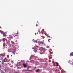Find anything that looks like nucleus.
Listing matches in <instances>:
<instances>
[{"instance_id":"13","label":"nucleus","mask_w":73,"mask_h":73,"mask_svg":"<svg viewBox=\"0 0 73 73\" xmlns=\"http://www.w3.org/2000/svg\"><path fill=\"white\" fill-rule=\"evenodd\" d=\"M2 62H5V59L3 60Z\"/></svg>"},{"instance_id":"25","label":"nucleus","mask_w":73,"mask_h":73,"mask_svg":"<svg viewBox=\"0 0 73 73\" xmlns=\"http://www.w3.org/2000/svg\"><path fill=\"white\" fill-rule=\"evenodd\" d=\"M47 48H49V46H48Z\"/></svg>"},{"instance_id":"1","label":"nucleus","mask_w":73,"mask_h":73,"mask_svg":"<svg viewBox=\"0 0 73 73\" xmlns=\"http://www.w3.org/2000/svg\"><path fill=\"white\" fill-rule=\"evenodd\" d=\"M0 32L3 34V37H6L7 36V33H5L4 32L2 31L1 30H0Z\"/></svg>"},{"instance_id":"19","label":"nucleus","mask_w":73,"mask_h":73,"mask_svg":"<svg viewBox=\"0 0 73 73\" xmlns=\"http://www.w3.org/2000/svg\"><path fill=\"white\" fill-rule=\"evenodd\" d=\"M56 65H58V64H58V63H57V62H56Z\"/></svg>"},{"instance_id":"17","label":"nucleus","mask_w":73,"mask_h":73,"mask_svg":"<svg viewBox=\"0 0 73 73\" xmlns=\"http://www.w3.org/2000/svg\"><path fill=\"white\" fill-rule=\"evenodd\" d=\"M40 29H38V32H40Z\"/></svg>"},{"instance_id":"23","label":"nucleus","mask_w":73,"mask_h":73,"mask_svg":"<svg viewBox=\"0 0 73 73\" xmlns=\"http://www.w3.org/2000/svg\"><path fill=\"white\" fill-rule=\"evenodd\" d=\"M42 31L43 32H44V29L42 30Z\"/></svg>"},{"instance_id":"22","label":"nucleus","mask_w":73,"mask_h":73,"mask_svg":"<svg viewBox=\"0 0 73 73\" xmlns=\"http://www.w3.org/2000/svg\"><path fill=\"white\" fill-rule=\"evenodd\" d=\"M29 66L27 67V69H29Z\"/></svg>"},{"instance_id":"30","label":"nucleus","mask_w":73,"mask_h":73,"mask_svg":"<svg viewBox=\"0 0 73 73\" xmlns=\"http://www.w3.org/2000/svg\"><path fill=\"white\" fill-rule=\"evenodd\" d=\"M17 34H19V33H17Z\"/></svg>"},{"instance_id":"26","label":"nucleus","mask_w":73,"mask_h":73,"mask_svg":"<svg viewBox=\"0 0 73 73\" xmlns=\"http://www.w3.org/2000/svg\"><path fill=\"white\" fill-rule=\"evenodd\" d=\"M27 70V71H30V70Z\"/></svg>"},{"instance_id":"10","label":"nucleus","mask_w":73,"mask_h":73,"mask_svg":"<svg viewBox=\"0 0 73 73\" xmlns=\"http://www.w3.org/2000/svg\"><path fill=\"white\" fill-rule=\"evenodd\" d=\"M69 63L70 64H72V61L70 60L69 61Z\"/></svg>"},{"instance_id":"9","label":"nucleus","mask_w":73,"mask_h":73,"mask_svg":"<svg viewBox=\"0 0 73 73\" xmlns=\"http://www.w3.org/2000/svg\"><path fill=\"white\" fill-rule=\"evenodd\" d=\"M9 37L10 38H11L12 39V36L11 35H9Z\"/></svg>"},{"instance_id":"21","label":"nucleus","mask_w":73,"mask_h":73,"mask_svg":"<svg viewBox=\"0 0 73 73\" xmlns=\"http://www.w3.org/2000/svg\"><path fill=\"white\" fill-rule=\"evenodd\" d=\"M49 40H51V39H49L48 40V42H50V41Z\"/></svg>"},{"instance_id":"5","label":"nucleus","mask_w":73,"mask_h":73,"mask_svg":"<svg viewBox=\"0 0 73 73\" xmlns=\"http://www.w3.org/2000/svg\"><path fill=\"white\" fill-rule=\"evenodd\" d=\"M38 42L39 43H40V44H44V42L43 41L41 42L40 41H39Z\"/></svg>"},{"instance_id":"20","label":"nucleus","mask_w":73,"mask_h":73,"mask_svg":"<svg viewBox=\"0 0 73 73\" xmlns=\"http://www.w3.org/2000/svg\"><path fill=\"white\" fill-rule=\"evenodd\" d=\"M17 36V35H15L14 36V37H16V36Z\"/></svg>"},{"instance_id":"24","label":"nucleus","mask_w":73,"mask_h":73,"mask_svg":"<svg viewBox=\"0 0 73 73\" xmlns=\"http://www.w3.org/2000/svg\"><path fill=\"white\" fill-rule=\"evenodd\" d=\"M34 57V56L33 55H32V56H31V57Z\"/></svg>"},{"instance_id":"15","label":"nucleus","mask_w":73,"mask_h":73,"mask_svg":"<svg viewBox=\"0 0 73 73\" xmlns=\"http://www.w3.org/2000/svg\"><path fill=\"white\" fill-rule=\"evenodd\" d=\"M47 36L48 37H50V36H49V35H47Z\"/></svg>"},{"instance_id":"2","label":"nucleus","mask_w":73,"mask_h":73,"mask_svg":"<svg viewBox=\"0 0 73 73\" xmlns=\"http://www.w3.org/2000/svg\"><path fill=\"white\" fill-rule=\"evenodd\" d=\"M37 47H34V50L35 51V53H36V52H38V50H37Z\"/></svg>"},{"instance_id":"34","label":"nucleus","mask_w":73,"mask_h":73,"mask_svg":"<svg viewBox=\"0 0 73 73\" xmlns=\"http://www.w3.org/2000/svg\"><path fill=\"white\" fill-rule=\"evenodd\" d=\"M36 26H37V25H36Z\"/></svg>"},{"instance_id":"36","label":"nucleus","mask_w":73,"mask_h":73,"mask_svg":"<svg viewBox=\"0 0 73 73\" xmlns=\"http://www.w3.org/2000/svg\"><path fill=\"white\" fill-rule=\"evenodd\" d=\"M0 28H1V27H0Z\"/></svg>"},{"instance_id":"14","label":"nucleus","mask_w":73,"mask_h":73,"mask_svg":"<svg viewBox=\"0 0 73 73\" xmlns=\"http://www.w3.org/2000/svg\"><path fill=\"white\" fill-rule=\"evenodd\" d=\"M7 57L8 58H9V55H7Z\"/></svg>"},{"instance_id":"29","label":"nucleus","mask_w":73,"mask_h":73,"mask_svg":"<svg viewBox=\"0 0 73 73\" xmlns=\"http://www.w3.org/2000/svg\"><path fill=\"white\" fill-rule=\"evenodd\" d=\"M51 54H53V52H51Z\"/></svg>"},{"instance_id":"8","label":"nucleus","mask_w":73,"mask_h":73,"mask_svg":"<svg viewBox=\"0 0 73 73\" xmlns=\"http://www.w3.org/2000/svg\"><path fill=\"white\" fill-rule=\"evenodd\" d=\"M17 44V40H16V41L14 42V44Z\"/></svg>"},{"instance_id":"33","label":"nucleus","mask_w":73,"mask_h":73,"mask_svg":"<svg viewBox=\"0 0 73 73\" xmlns=\"http://www.w3.org/2000/svg\"><path fill=\"white\" fill-rule=\"evenodd\" d=\"M36 67H34V68H35V69H36Z\"/></svg>"},{"instance_id":"32","label":"nucleus","mask_w":73,"mask_h":73,"mask_svg":"<svg viewBox=\"0 0 73 73\" xmlns=\"http://www.w3.org/2000/svg\"><path fill=\"white\" fill-rule=\"evenodd\" d=\"M14 73H17V72H15Z\"/></svg>"},{"instance_id":"11","label":"nucleus","mask_w":73,"mask_h":73,"mask_svg":"<svg viewBox=\"0 0 73 73\" xmlns=\"http://www.w3.org/2000/svg\"><path fill=\"white\" fill-rule=\"evenodd\" d=\"M70 55L71 56H73V52L71 53L70 54Z\"/></svg>"},{"instance_id":"35","label":"nucleus","mask_w":73,"mask_h":73,"mask_svg":"<svg viewBox=\"0 0 73 73\" xmlns=\"http://www.w3.org/2000/svg\"><path fill=\"white\" fill-rule=\"evenodd\" d=\"M5 40H6V41H7V39H6Z\"/></svg>"},{"instance_id":"27","label":"nucleus","mask_w":73,"mask_h":73,"mask_svg":"<svg viewBox=\"0 0 73 73\" xmlns=\"http://www.w3.org/2000/svg\"><path fill=\"white\" fill-rule=\"evenodd\" d=\"M2 64H3V65H4V62H3Z\"/></svg>"},{"instance_id":"37","label":"nucleus","mask_w":73,"mask_h":73,"mask_svg":"<svg viewBox=\"0 0 73 73\" xmlns=\"http://www.w3.org/2000/svg\"><path fill=\"white\" fill-rule=\"evenodd\" d=\"M58 73H60V72H58Z\"/></svg>"},{"instance_id":"16","label":"nucleus","mask_w":73,"mask_h":73,"mask_svg":"<svg viewBox=\"0 0 73 73\" xmlns=\"http://www.w3.org/2000/svg\"><path fill=\"white\" fill-rule=\"evenodd\" d=\"M33 42H36V41H35V40H34V39H33Z\"/></svg>"},{"instance_id":"18","label":"nucleus","mask_w":73,"mask_h":73,"mask_svg":"<svg viewBox=\"0 0 73 73\" xmlns=\"http://www.w3.org/2000/svg\"><path fill=\"white\" fill-rule=\"evenodd\" d=\"M11 42H12V43L13 44H14V42H13V41H11Z\"/></svg>"},{"instance_id":"6","label":"nucleus","mask_w":73,"mask_h":73,"mask_svg":"<svg viewBox=\"0 0 73 73\" xmlns=\"http://www.w3.org/2000/svg\"><path fill=\"white\" fill-rule=\"evenodd\" d=\"M23 66L24 67V68H26L27 67V65H26L24 63L23 64Z\"/></svg>"},{"instance_id":"31","label":"nucleus","mask_w":73,"mask_h":73,"mask_svg":"<svg viewBox=\"0 0 73 73\" xmlns=\"http://www.w3.org/2000/svg\"><path fill=\"white\" fill-rule=\"evenodd\" d=\"M6 59H7V58H5L4 60H5Z\"/></svg>"},{"instance_id":"7","label":"nucleus","mask_w":73,"mask_h":73,"mask_svg":"<svg viewBox=\"0 0 73 73\" xmlns=\"http://www.w3.org/2000/svg\"><path fill=\"white\" fill-rule=\"evenodd\" d=\"M1 55L2 56H5V53H4L3 54H1Z\"/></svg>"},{"instance_id":"28","label":"nucleus","mask_w":73,"mask_h":73,"mask_svg":"<svg viewBox=\"0 0 73 73\" xmlns=\"http://www.w3.org/2000/svg\"><path fill=\"white\" fill-rule=\"evenodd\" d=\"M35 35H37V33H35Z\"/></svg>"},{"instance_id":"4","label":"nucleus","mask_w":73,"mask_h":73,"mask_svg":"<svg viewBox=\"0 0 73 73\" xmlns=\"http://www.w3.org/2000/svg\"><path fill=\"white\" fill-rule=\"evenodd\" d=\"M39 50H43V51H44V52L45 51V50H44V48L42 47L40 48L39 49Z\"/></svg>"},{"instance_id":"12","label":"nucleus","mask_w":73,"mask_h":73,"mask_svg":"<svg viewBox=\"0 0 73 73\" xmlns=\"http://www.w3.org/2000/svg\"><path fill=\"white\" fill-rule=\"evenodd\" d=\"M39 70H40V69H37L36 70V72H38V71H39Z\"/></svg>"},{"instance_id":"3","label":"nucleus","mask_w":73,"mask_h":73,"mask_svg":"<svg viewBox=\"0 0 73 73\" xmlns=\"http://www.w3.org/2000/svg\"><path fill=\"white\" fill-rule=\"evenodd\" d=\"M11 50L12 51V53H13V54L14 55H15V53L16 52V48H15L14 49H12Z\"/></svg>"},{"instance_id":"38","label":"nucleus","mask_w":73,"mask_h":73,"mask_svg":"<svg viewBox=\"0 0 73 73\" xmlns=\"http://www.w3.org/2000/svg\"><path fill=\"white\" fill-rule=\"evenodd\" d=\"M32 49H33V48H32Z\"/></svg>"}]
</instances>
